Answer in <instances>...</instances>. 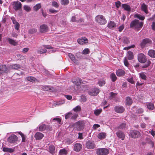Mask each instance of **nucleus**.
Wrapping results in <instances>:
<instances>
[{"mask_svg": "<svg viewBox=\"0 0 155 155\" xmlns=\"http://www.w3.org/2000/svg\"><path fill=\"white\" fill-rule=\"evenodd\" d=\"M143 25V22L140 21L138 20L135 19L130 23V28H135L137 30H139L142 28Z\"/></svg>", "mask_w": 155, "mask_h": 155, "instance_id": "f257e3e1", "label": "nucleus"}, {"mask_svg": "<svg viewBox=\"0 0 155 155\" xmlns=\"http://www.w3.org/2000/svg\"><path fill=\"white\" fill-rule=\"evenodd\" d=\"M46 49L50 50L48 52L51 53L56 51V49L53 48L52 47L49 45H44L41 47L39 50L38 51V53L41 54L45 53L47 51Z\"/></svg>", "mask_w": 155, "mask_h": 155, "instance_id": "f03ea898", "label": "nucleus"}, {"mask_svg": "<svg viewBox=\"0 0 155 155\" xmlns=\"http://www.w3.org/2000/svg\"><path fill=\"white\" fill-rule=\"evenodd\" d=\"M95 20L96 22L101 25H104L107 22L105 17L101 15L96 16L95 18Z\"/></svg>", "mask_w": 155, "mask_h": 155, "instance_id": "7ed1b4c3", "label": "nucleus"}, {"mask_svg": "<svg viewBox=\"0 0 155 155\" xmlns=\"http://www.w3.org/2000/svg\"><path fill=\"white\" fill-rule=\"evenodd\" d=\"M86 121L84 120H79L74 125V127L78 131L82 130L84 128Z\"/></svg>", "mask_w": 155, "mask_h": 155, "instance_id": "20e7f679", "label": "nucleus"}, {"mask_svg": "<svg viewBox=\"0 0 155 155\" xmlns=\"http://www.w3.org/2000/svg\"><path fill=\"white\" fill-rule=\"evenodd\" d=\"M18 138L15 135L11 134L8 138L7 141L10 143H14L18 140Z\"/></svg>", "mask_w": 155, "mask_h": 155, "instance_id": "39448f33", "label": "nucleus"}, {"mask_svg": "<svg viewBox=\"0 0 155 155\" xmlns=\"http://www.w3.org/2000/svg\"><path fill=\"white\" fill-rule=\"evenodd\" d=\"M100 91L98 88L94 87L90 90L88 92V94L91 96L97 95Z\"/></svg>", "mask_w": 155, "mask_h": 155, "instance_id": "423d86ee", "label": "nucleus"}, {"mask_svg": "<svg viewBox=\"0 0 155 155\" xmlns=\"http://www.w3.org/2000/svg\"><path fill=\"white\" fill-rule=\"evenodd\" d=\"M108 153V150L105 148L99 149L97 150V153L98 155H106Z\"/></svg>", "mask_w": 155, "mask_h": 155, "instance_id": "0eeeda50", "label": "nucleus"}, {"mask_svg": "<svg viewBox=\"0 0 155 155\" xmlns=\"http://www.w3.org/2000/svg\"><path fill=\"white\" fill-rule=\"evenodd\" d=\"M13 5L14 9L16 11L20 10L22 7L21 3L18 1L14 2Z\"/></svg>", "mask_w": 155, "mask_h": 155, "instance_id": "6e6552de", "label": "nucleus"}, {"mask_svg": "<svg viewBox=\"0 0 155 155\" xmlns=\"http://www.w3.org/2000/svg\"><path fill=\"white\" fill-rule=\"evenodd\" d=\"M138 60L141 63H145L147 60L145 56L142 53H140L138 55Z\"/></svg>", "mask_w": 155, "mask_h": 155, "instance_id": "1a4fd4ad", "label": "nucleus"}, {"mask_svg": "<svg viewBox=\"0 0 155 155\" xmlns=\"http://www.w3.org/2000/svg\"><path fill=\"white\" fill-rule=\"evenodd\" d=\"M9 71V67L7 68L5 65H0V74L4 73H7Z\"/></svg>", "mask_w": 155, "mask_h": 155, "instance_id": "9d476101", "label": "nucleus"}, {"mask_svg": "<svg viewBox=\"0 0 155 155\" xmlns=\"http://www.w3.org/2000/svg\"><path fill=\"white\" fill-rule=\"evenodd\" d=\"M48 30V26L45 24L41 25L40 27L39 31L41 33H45L47 32Z\"/></svg>", "mask_w": 155, "mask_h": 155, "instance_id": "9b49d317", "label": "nucleus"}, {"mask_svg": "<svg viewBox=\"0 0 155 155\" xmlns=\"http://www.w3.org/2000/svg\"><path fill=\"white\" fill-rule=\"evenodd\" d=\"M86 147L90 149L94 148L95 147V145L94 141L91 140H88L86 143Z\"/></svg>", "mask_w": 155, "mask_h": 155, "instance_id": "f8f14e48", "label": "nucleus"}, {"mask_svg": "<svg viewBox=\"0 0 155 155\" xmlns=\"http://www.w3.org/2000/svg\"><path fill=\"white\" fill-rule=\"evenodd\" d=\"M130 134L131 137L134 138L138 137L140 136V132L136 130L131 131L130 132Z\"/></svg>", "mask_w": 155, "mask_h": 155, "instance_id": "ddd939ff", "label": "nucleus"}, {"mask_svg": "<svg viewBox=\"0 0 155 155\" xmlns=\"http://www.w3.org/2000/svg\"><path fill=\"white\" fill-rule=\"evenodd\" d=\"M114 110L116 112L118 113H123L125 110L124 107L121 106H117L114 107Z\"/></svg>", "mask_w": 155, "mask_h": 155, "instance_id": "4468645a", "label": "nucleus"}, {"mask_svg": "<svg viewBox=\"0 0 155 155\" xmlns=\"http://www.w3.org/2000/svg\"><path fill=\"white\" fill-rule=\"evenodd\" d=\"M151 42V40L149 38H145L142 41L140 45L142 48H143L147 44L150 43Z\"/></svg>", "mask_w": 155, "mask_h": 155, "instance_id": "2eb2a0df", "label": "nucleus"}, {"mask_svg": "<svg viewBox=\"0 0 155 155\" xmlns=\"http://www.w3.org/2000/svg\"><path fill=\"white\" fill-rule=\"evenodd\" d=\"M107 27L109 29L113 30L116 27V23L113 21H110L108 22Z\"/></svg>", "mask_w": 155, "mask_h": 155, "instance_id": "dca6fc26", "label": "nucleus"}, {"mask_svg": "<svg viewBox=\"0 0 155 155\" xmlns=\"http://www.w3.org/2000/svg\"><path fill=\"white\" fill-rule=\"evenodd\" d=\"M78 43L80 44L83 45L88 43V40L85 37H83L78 40Z\"/></svg>", "mask_w": 155, "mask_h": 155, "instance_id": "f3484780", "label": "nucleus"}, {"mask_svg": "<svg viewBox=\"0 0 155 155\" xmlns=\"http://www.w3.org/2000/svg\"><path fill=\"white\" fill-rule=\"evenodd\" d=\"M34 137L36 140H40L43 137L44 135L40 132H37L35 134Z\"/></svg>", "mask_w": 155, "mask_h": 155, "instance_id": "a211bd4d", "label": "nucleus"}, {"mask_svg": "<svg viewBox=\"0 0 155 155\" xmlns=\"http://www.w3.org/2000/svg\"><path fill=\"white\" fill-rule=\"evenodd\" d=\"M68 56L74 63L76 64H78V61L75 59V57L73 54L69 53L68 54Z\"/></svg>", "mask_w": 155, "mask_h": 155, "instance_id": "6ab92c4d", "label": "nucleus"}, {"mask_svg": "<svg viewBox=\"0 0 155 155\" xmlns=\"http://www.w3.org/2000/svg\"><path fill=\"white\" fill-rule=\"evenodd\" d=\"M117 136L119 138L121 139L122 140H124L125 137V135L124 133L121 131H119L117 132Z\"/></svg>", "mask_w": 155, "mask_h": 155, "instance_id": "aec40b11", "label": "nucleus"}, {"mask_svg": "<svg viewBox=\"0 0 155 155\" xmlns=\"http://www.w3.org/2000/svg\"><path fill=\"white\" fill-rule=\"evenodd\" d=\"M82 145L78 143H76L75 144L74 147V150L76 151H80L82 148Z\"/></svg>", "mask_w": 155, "mask_h": 155, "instance_id": "412c9836", "label": "nucleus"}, {"mask_svg": "<svg viewBox=\"0 0 155 155\" xmlns=\"http://www.w3.org/2000/svg\"><path fill=\"white\" fill-rule=\"evenodd\" d=\"M39 130L42 131L48 129V127L44 124H41L38 126Z\"/></svg>", "mask_w": 155, "mask_h": 155, "instance_id": "4be33fe9", "label": "nucleus"}, {"mask_svg": "<svg viewBox=\"0 0 155 155\" xmlns=\"http://www.w3.org/2000/svg\"><path fill=\"white\" fill-rule=\"evenodd\" d=\"M9 70L10 69L18 70L21 68L19 64H15L10 65L9 67Z\"/></svg>", "mask_w": 155, "mask_h": 155, "instance_id": "5701e85b", "label": "nucleus"}, {"mask_svg": "<svg viewBox=\"0 0 155 155\" xmlns=\"http://www.w3.org/2000/svg\"><path fill=\"white\" fill-rule=\"evenodd\" d=\"M116 74L117 76L120 77L124 75L125 74V72L123 70L119 69L116 71Z\"/></svg>", "mask_w": 155, "mask_h": 155, "instance_id": "b1692460", "label": "nucleus"}, {"mask_svg": "<svg viewBox=\"0 0 155 155\" xmlns=\"http://www.w3.org/2000/svg\"><path fill=\"white\" fill-rule=\"evenodd\" d=\"M72 82L74 84L78 85L82 83V81L79 78H77L73 79Z\"/></svg>", "mask_w": 155, "mask_h": 155, "instance_id": "393cba45", "label": "nucleus"}, {"mask_svg": "<svg viewBox=\"0 0 155 155\" xmlns=\"http://www.w3.org/2000/svg\"><path fill=\"white\" fill-rule=\"evenodd\" d=\"M68 151V150L66 148L61 149L59 151V155H66Z\"/></svg>", "mask_w": 155, "mask_h": 155, "instance_id": "a878e982", "label": "nucleus"}, {"mask_svg": "<svg viewBox=\"0 0 155 155\" xmlns=\"http://www.w3.org/2000/svg\"><path fill=\"white\" fill-rule=\"evenodd\" d=\"M65 102V101L64 100H61L58 101L54 102L53 104V107H56V106H60Z\"/></svg>", "mask_w": 155, "mask_h": 155, "instance_id": "bb28decb", "label": "nucleus"}, {"mask_svg": "<svg viewBox=\"0 0 155 155\" xmlns=\"http://www.w3.org/2000/svg\"><path fill=\"white\" fill-rule=\"evenodd\" d=\"M134 18H137L140 20L143 21L145 18V17L144 16H142L137 13H135L134 16Z\"/></svg>", "mask_w": 155, "mask_h": 155, "instance_id": "cd10ccee", "label": "nucleus"}, {"mask_svg": "<svg viewBox=\"0 0 155 155\" xmlns=\"http://www.w3.org/2000/svg\"><path fill=\"white\" fill-rule=\"evenodd\" d=\"M106 134L104 132H101L98 134L97 137L100 139H103L106 137Z\"/></svg>", "mask_w": 155, "mask_h": 155, "instance_id": "c85d7f7f", "label": "nucleus"}, {"mask_svg": "<svg viewBox=\"0 0 155 155\" xmlns=\"http://www.w3.org/2000/svg\"><path fill=\"white\" fill-rule=\"evenodd\" d=\"M141 9L142 10L144 11L146 14L148 13L147 7L144 3H143L141 5Z\"/></svg>", "mask_w": 155, "mask_h": 155, "instance_id": "c756f323", "label": "nucleus"}, {"mask_svg": "<svg viewBox=\"0 0 155 155\" xmlns=\"http://www.w3.org/2000/svg\"><path fill=\"white\" fill-rule=\"evenodd\" d=\"M127 56L128 60H131L134 58L133 54L131 51H128L127 53Z\"/></svg>", "mask_w": 155, "mask_h": 155, "instance_id": "7c9ffc66", "label": "nucleus"}, {"mask_svg": "<svg viewBox=\"0 0 155 155\" xmlns=\"http://www.w3.org/2000/svg\"><path fill=\"white\" fill-rule=\"evenodd\" d=\"M17 132L21 136L22 138L21 141L23 142H25L26 141V135L24 134L21 131H18Z\"/></svg>", "mask_w": 155, "mask_h": 155, "instance_id": "2f4dec72", "label": "nucleus"}, {"mask_svg": "<svg viewBox=\"0 0 155 155\" xmlns=\"http://www.w3.org/2000/svg\"><path fill=\"white\" fill-rule=\"evenodd\" d=\"M3 150L4 152L12 153L14 151V148L4 147L3 148Z\"/></svg>", "mask_w": 155, "mask_h": 155, "instance_id": "473e14b6", "label": "nucleus"}, {"mask_svg": "<svg viewBox=\"0 0 155 155\" xmlns=\"http://www.w3.org/2000/svg\"><path fill=\"white\" fill-rule=\"evenodd\" d=\"M122 7L127 12H130V6L126 4H122Z\"/></svg>", "mask_w": 155, "mask_h": 155, "instance_id": "72a5a7b5", "label": "nucleus"}, {"mask_svg": "<svg viewBox=\"0 0 155 155\" xmlns=\"http://www.w3.org/2000/svg\"><path fill=\"white\" fill-rule=\"evenodd\" d=\"M147 108L149 110H153L154 109V106L153 104L151 103H148L147 104Z\"/></svg>", "mask_w": 155, "mask_h": 155, "instance_id": "f704fd0d", "label": "nucleus"}, {"mask_svg": "<svg viewBox=\"0 0 155 155\" xmlns=\"http://www.w3.org/2000/svg\"><path fill=\"white\" fill-rule=\"evenodd\" d=\"M148 55L153 58H155V51L153 50H150L148 51Z\"/></svg>", "mask_w": 155, "mask_h": 155, "instance_id": "c9c22d12", "label": "nucleus"}, {"mask_svg": "<svg viewBox=\"0 0 155 155\" xmlns=\"http://www.w3.org/2000/svg\"><path fill=\"white\" fill-rule=\"evenodd\" d=\"M49 151L53 154L54 153L55 148L53 145H51L49 146L48 148Z\"/></svg>", "mask_w": 155, "mask_h": 155, "instance_id": "e433bc0d", "label": "nucleus"}, {"mask_svg": "<svg viewBox=\"0 0 155 155\" xmlns=\"http://www.w3.org/2000/svg\"><path fill=\"white\" fill-rule=\"evenodd\" d=\"M8 41L9 43L12 45H16L17 44V42H16V41H15L12 39L9 38L8 39Z\"/></svg>", "mask_w": 155, "mask_h": 155, "instance_id": "4c0bfd02", "label": "nucleus"}, {"mask_svg": "<svg viewBox=\"0 0 155 155\" xmlns=\"http://www.w3.org/2000/svg\"><path fill=\"white\" fill-rule=\"evenodd\" d=\"M132 99L129 97H127L126 98V103L127 104L129 105L132 104Z\"/></svg>", "mask_w": 155, "mask_h": 155, "instance_id": "58836bf2", "label": "nucleus"}, {"mask_svg": "<svg viewBox=\"0 0 155 155\" xmlns=\"http://www.w3.org/2000/svg\"><path fill=\"white\" fill-rule=\"evenodd\" d=\"M110 77L112 81L113 82L115 81L117 79V78L114 73H112L110 74Z\"/></svg>", "mask_w": 155, "mask_h": 155, "instance_id": "ea45409f", "label": "nucleus"}, {"mask_svg": "<svg viewBox=\"0 0 155 155\" xmlns=\"http://www.w3.org/2000/svg\"><path fill=\"white\" fill-rule=\"evenodd\" d=\"M140 77L142 79L145 80L147 78V76L143 72H141L139 73Z\"/></svg>", "mask_w": 155, "mask_h": 155, "instance_id": "a19ab883", "label": "nucleus"}, {"mask_svg": "<svg viewBox=\"0 0 155 155\" xmlns=\"http://www.w3.org/2000/svg\"><path fill=\"white\" fill-rule=\"evenodd\" d=\"M60 2L62 5H66L69 3V0H61Z\"/></svg>", "mask_w": 155, "mask_h": 155, "instance_id": "79ce46f5", "label": "nucleus"}, {"mask_svg": "<svg viewBox=\"0 0 155 155\" xmlns=\"http://www.w3.org/2000/svg\"><path fill=\"white\" fill-rule=\"evenodd\" d=\"M51 120L52 122H57V123L60 124L61 122V119L58 117H55L52 119H51Z\"/></svg>", "mask_w": 155, "mask_h": 155, "instance_id": "37998d69", "label": "nucleus"}, {"mask_svg": "<svg viewBox=\"0 0 155 155\" xmlns=\"http://www.w3.org/2000/svg\"><path fill=\"white\" fill-rule=\"evenodd\" d=\"M81 110V106L79 105L77 106L73 109V110L75 112L80 111Z\"/></svg>", "mask_w": 155, "mask_h": 155, "instance_id": "c03bdc74", "label": "nucleus"}, {"mask_svg": "<svg viewBox=\"0 0 155 155\" xmlns=\"http://www.w3.org/2000/svg\"><path fill=\"white\" fill-rule=\"evenodd\" d=\"M26 79L28 81L31 82L35 81V80H36L35 78L31 76L27 77Z\"/></svg>", "mask_w": 155, "mask_h": 155, "instance_id": "a18cd8bd", "label": "nucleus"}, {"mask_svg": "<svg viewBox=\"0 0 155 155\" xmlns=\"http://www.w3.org/2000/svg\"><path fill=\"white\" fill-rule=\"evenodd\" d=\"M102 111V109L95 110H94V114L96 115L97 116L100 114Z\"/></svg>", "mask_w": 155, "mask_h": 155, "instance_id": "49530a36", "label": "nucleus"}, {"mask_svg": "<svg viewBox=\"0 0 155 155\" xmlns=\"http://www.w3.org/2000/svg\"><path fill=\"white\" fill-rule=\"evenodd\" d=\"M41 8V5L40 3H38L35 5L33 7L34 10L37 11Z\"/></svg>", "mask_w": 155, "mask_h": 155, "instance_id": "de8ad7c7", "label": "nucleus"}, {"mask_svg": "<svg viewBox=\"0 0 155 155\" xmlns=\"http://www.w3.org/2000/svg\"><path fill=\"white\" fill-rule=\"evenodd\" d=\"M23 8L24 10L27 12H29L31 9L30 7L28 5H24Z\"/></svg>", "mask_w": 155, "mask_h": 155, "instance_id": "09e8293b", "label": "nucleus"}, {"mask_svg": "<svg viewBox=\"0 0 155 155\" xmlns=\"http://www.w3.org/2000/svg\"><path fill=\"white\" fill-rule=\"evenodd\" d=\"M105 84V81L103 80H100L98 81V84L99 86H102Z\"/></svg>", "mask_w": 155, "mask_h": 155, "instance_id": "8fccbe9b", "label": "nucleus"}, {"mask_svg": "<svg viewBox=\"0 0 155 155\" xmlns=\"http://www.w3.org/2000/svg\"><path fill=\"white\" fill-rule=\"evenodd\" d=\"M37 31V30L35 28H31L29 30V33L31 34H34Z\"/></svg>", "mask_w": 155, "mask_h": 155, "instance_id": "3c124183", "label": "nucleus"}, {"mask_svg": "<svg viewBox=\"0 0 155 155\" xmlns=\"http://www.w3.org/2000/svg\"><path fill=\"white\" fill-rule=\"evenodd\" d=\"M78 116V114L76 113H72L71 119H74L77 118Z\"/></svg>", "mask_w": 155, "mask_h": 155, "instance_id": "603ef678", "label": "nucleus"}, {"mask_svg": "<svg viewBox=\"0 0 155 155\" xmlns=\"http://www.w3.org/2000/svg\"><path fill=\"white\" fill-rule=\"evenodd\" d=\"M127 81L131 84H134V81L133 80V78L132 77H129L127 79Z\"/></svg>", "mask_w": 155, "mask_h": 155, "instance_id": "864d4df0", "label": "nucleus"}, {"mask_svg": "<svg viewBox=\"0 0 155 155\" xmlns=\"http://www.w3.org/2000/svg\"><path fill=\"white\" fill-rule=\"evenodd\" d=\"M86 101V97L84 95H82L81 97L80 101L82 102H84Z\"/></svg>", "mask_w": 155, "mask_h": 155, "instance_id": "5fc2aeb1", "label": "nucleus"}, {"mask_svg": "<svg viewBox=\"0 0 155 155\" xmlns=\"http://www.w3.org/2000/svg\"><path fill=\"white\" fill-rule=\"evenodd\" d=\"M71 115L72 113L69 112L65 115V118L66 119L69 118H71Z\"/></svg>", "mask_w": 155, "mask_h": 155, "instance_id": "6e6d98bb", "label": "nucleus"}, {"mask_svg": "<svg viewBox=\"0 0 155 155\" xmlns=\"http://www.w3.org/2000/svg\"><path fill=\"white\" fill-rule=\"evenodd\" d=\"M42 89L45 91H48L51 89V87L48 86H44L43 87Z\"/></svg>", "mask_w": 155, "mask_h": 155, "instance_id": "4d7b16f0", "label": "nucleus"}, {"mask_svg": "<svg viewBox=\"0 0 155 155\" xmlns=\"http://www.w3.org/2000/svg\"><path fill=\"white\" fill-rule=\"evenodd\" d=\"M89 51L88 49L85 48L83 50L82 53L84 54H88L89 52Z\"/></svg>", "mask_w": 155, "mask_h": 155, "instance_id": "13d9d810", "label": "nucleus"}, {"mask_svg": "<svg viewBox=\"0 0 155 155\" xmlns=\"http://www.w3.org/2000/svg\"><path fill=\"white\" fill-rule=\"evenodd\" d=\"M124 62L125 65L127 67L129 65V64L128 62V61H127L126 58H125L124 59Z\"/></svg>", "mask_w": 155, "mask_h": 155, "instance_id": "bf43d9fd", "label": "nucleus"}, {"mask_svg": "<svg viewBox=\"0 0 155 155\" xmlns=\"http://www.w3.org/2000/svg\"><path fill=\"white\" fill-rule=\"evenodd\" d=\"M52 5L56 8H58L59 6L58 4L55 2H52Z\"/></svg>", "mask_w": 155, "mask_h": 155, "instance_id": "052dcab7", "label": "nucleus"}, {"mask_svg": "<svg viewBox=\"0 0 155 155\" xmlns=\"http://www.w3.org/2000/svg\"><path fill=\"white\" fill-rule=\"evenodd\" d=\"M15 29L17 30H18L20 27L19 24L18 22L17 23L14 24Z\"/></svg>", "mask_w": 155, "mask_h": 155, "instance_id": "680f3d73", "label": "nucleus"}, {"mask_svg": "<svg viewBox=\"0 0 155 155\" xmlns=\"http://www.w3.org/2000/svg\"><path fill=\"white\" fill-rule=\"evenodd\" d=\"M126 127V124L125 123H122L120 125L119 127V128L120 129H123L125 128Z\"/></svg>", "mask_w": 155, "mask_h": 155, "instance_id": "e2e57ef3", "label": "nucleus"}, {"mask_svg": "<svg viewBox=\"0 0 155 155\" xmlns=\"http://www.w3.org/2000/svg\"><path fill=\"white\" fill-rule=\"evenodd\" d=\"M143 110L142 108H139L138 109L136 112V113L137 114H141L143 113Z\"/></svg>", "mask_w": 155, "mask_h": 155, "instance_id": "0e129e2a", "label": "nucleus"}, {"mask_svg": "<svg viewBox=\"0 0 155 155\" xmlns=\"http://www.w3.org/2000/svg\"><path fill=\"white\" fill-rule=\"evenodd\" d=\"M123 42L125 44H128L129 42L128 39L127 38H124L123 40Z\"/></svg>", "mask_w": 155, "mask_h": 155, "instance_id": "69168bd1", "label": "nucleus"}, {"mask_svg": "<svg viewBox=\"0 0 155 155\" xmlns=\"http://www.w3.org/2000/svg\"><path fill=\"white\" fill-rule=\"evenodd\" d=\"M134 45H131L130 46H129L128 47H125L123 49L124 50H128L131 48H134Z\"/></svg>", "mask_w": 155, "mask_h": 155, "instance_id": "338daca9", "label": "nucleus"}, {"mask_svg": "<svg viewBox=\"0 0 155 155\" xmlns=\"http://www.w3.org/2000/svg\"><path fill=\"white\" fill-rule=\"evenodd\" d=\"M121 4V2L119 1L115 3L116 6L117 8H119Z\"/></svg>", "mask_w": 155, "mask_h": 155, "instance_id": "774afa93", "label": "nucleus"}]
</instances>
